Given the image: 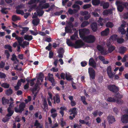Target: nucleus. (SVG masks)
<instances>
[{"label":"nucleus","instance_id":"obj_1","mask_svg":"<svg viewBox=\"0 0 128 128\" xmlns=\"http://www.w3.org/2000/svg\"><path fill=\"white\" fill-rule=\"evenodd\" d=\"M89 30L88 29L83 28L79 30V34L80 37L86 42L89 43H92L94 42L96 40V37L92 35H90L85 36V34L89 33Z\"/></svg>","mask_w":128,"mask_h":128},{"label":"nucleus","instance_id":"obj_2","mask_svg":"<svg viewBox=\"0 0 128 128\" xmlns=\"http://www.w3.org/2000/svg\"><path fill=\"white\" fill-rule=\"evenodd\" d=\"M46 2L45 0H40L38 3V6L36 8V11L38 15L40 16L42 15L44 12L42 10L43 8H46L49 6L48 3H46L44 4Z\"/></svg>","mask_w":128,"mask_h":128},{"label":"nucleus","instance_id":"obj_3","mask_svg":"<svg viewBox=\"0 0 128 128\" xmlns=\"http://www.w3.org/2000/svg\"><path fill=\"white\" fill-rule=\"evenodd\" d=\"M10 100L11 102H10V104L9 105V107L8 108V114L7 115L8 116H11L14 112L13 110H12L11 108H13L14 105L13 104L14 103V100L12 98H10Z\"/></svg>","mask_w":128,"mask_h":128},{"label":"nucleus","instance_id":"obj_4","mask_svg":"<svg viewBox=\"0 0 128 128\" xmlns=\"http://www.w3.org/2000/svg\"><path fill=\"white\" fill-rule=\"evenodd\" d=\"M44 76L42 74L40 73L39 74L37 79L36 83L35 84V87L33 88L32 90V92L34 93L35 91H36L37 89V88L36 87L37 86L40 84V80L41 82H42L44 79Z\"/></svg>","mask_w":128,"mask_h":128},{"label":"nucleus","instance_id":"obj_5","mask_svg":"<svg viewBox=\"0 0 128 128\" xmlns=\"http://www.w3.org/2000/svg\"><path fill=\"white\" fill-rule=\"evenodd\" d=\"M26 106V104L24 102H21L19 106V109L17 107H16L14 108L15 111L17 113L19 112L20 113H21L24 110Z\"/></svg>","mask_w":128,"mask_h":128},{"label":"nucleus","instance_id":"obj_6","mask_svg":"<svg viewBox=\"0 0 128 128\" xmlns=\"http://www.w3.org/2000/svg\"><path fill=\"white\" fill-rule=\"evenodd\" d=\"M88 72L90 80H92L94 79L96 76V73L94 69L91 68H89Z\"/></svg>","mask_w":128,"mask_h":128},{"label":"nucleus","instance_id":"obj_7","mask_svg":"<svg viewBox=\"0 0 128 128\" xmlns=\"http://www.w3.org/2000/svg\"><path fill=\"white\" fill-rule=\"evenodd\" d=\"M125 111L126 113L128 114V109L126 110ZM121 121L124 123H128V114H124L122 115L121 118Z\"/></svg>","mask_w":128,"mask_h":128},{"label":"nucleus","instance_id":"obj_8","mask_svg":"<svg viewBox=\"0 0 128 128\" xmlns=\"http://www.w3.org/2000/svg\"><path fill=\"white\" fill-rule=\"evenodd\" d=\"M37 16L35 12L32 17V18H34L32 21V23L34 26H37L40 22V20L38 18H36Z\"/></svg>","mask_w":128,"mask_h":128},{"label":"nucleus","instance_id":"obj_9","mask_svg":"<svg viewBox=\"0 0 128 128\" xmlns=\"http://www.w3.org/2000/svg\"><path fill=\"white\" fill-rule=\"evenodd\" d=\"M83 42L80 40L76 41L74 44L73 46L75 48H78L81 47L84 45Z\"/></svg>","mask_w":128,"mask_h":128},{"label":"nucleus","instance_id":"obj_10","mask_svg":"<svg viewBox=\"0 0 128 128\" xmlns=\"http://www.w3.org/2000/svg\"><path fill=\"white\" fill-rule=\"evenodd\" d=\"M107 73L109 77L112 79L114 77V74L112 72V67L110 66H108L107 68Z\"/></svg>","mask_w":128,"mask_h":128},{"label":"nucleus","instance_id":"obj_11","mask_svg":"<svg viewBox=\"0 0 128 128\" xmlns=\"http://www.w3.org/2000/svg\"><path fill=\"white\" fill-rule=\"evenodd\" d=\"M116 4L118 6V10L120 12L122 11L124 8L123 6H122L123 5V4H122L121 2L118 1L116 2Z\"/></svg>","mask_w":128,"mask_h":128},{"label":"nucleus","instance_id":"obj_12","mask_svg":"<svg viewBox=\"0 0 128 128\" xmlns=\"http://www.w3.org/2000/svg\"><path fill=\"white\" fill-rule=\"evenodd\" d=\"M108 88L110 90L114 92H116L118 90V88L114 85H110L108 86Z\"/></svg>","mask_w":128,"mask_h":128},{"label":"nucleus","instance_id":"obj_13","mask_svg":"<svg viewBox=\"0 0 128 128\" xmlns=\"http://www.w3.org/2000/svg\"><path fill=\"white\" fill-rule=\"evenodd\" d=\"M76 109V108H74L70 109L69 110V112H71L70 113V115H71L72 114H73V117H75V116L77 115L78 112Z\"/></svg>","mask_w":128,"mask_h":128},{"label":"nucleus","instance_id":"obj_14","mask_svg":"<svg viewBox=\"0 0 128 128\" xmlns=\"http://www.w3.org/2000/svg\"><path fill=\"white\" fill-rule=\"evenodd\" d=\"M53 100L54 101V103H59L60 102V99L59 96L58 95H56L55 96L53 97Z\"/></svg>","mask_w":128,"mask_h":128},{"label":"nucleus","instance_id":"obj_15","mask_svg":"<svg viewBox=\"0 0 128 128\" xmlns=\"http://www.w3.org/2000/svg\"><path fill=\"white\" fill-rule=\"evenodd\" d=\"M74 32H75L74 34L72 36H71L70 38L72 40H75L76 39V38L78 37V31L75 28H73V29Z\"/></svg>","mask_w":128,"mask_h":128},{"label":"nucleus","instance_id":"obj_16","mask_svg":"<svg viewBox=\"0 0 128 128\" xmlns=\"http://www.w3.org/2000/svg\"><path fill=\"white\" fill-rule=\"evenodd\" d=\"M89 64L94 68H96V63L92 58H91L89 59Z\"/></svg>","mask_w":128,"mask_h":128},{"label":"nucleus","instance_id":"obj_17","mask_svg":"<svg viewBox=\"0 0 128 128\" xmlns=\"http://www.w3.org/2000/svg\"><path fill=\"white\" fill-rule=\"evenodd\" d=\"M125 27V25L123 24H122L121 26L119 27L118 28L119 31L122 34H124L126 32V31L124 29Z\"/></svg>","mask_w":128,"mask_h":128},{"label":"nucleus","instance_id":"obj_18","mask_svg":"<svg viewBox=\"0 0 128 128\" xmlns=\"http://www.w3.org/2000/svg\"><path fill=\"white\" fill-rule=\"evenodd\" d=\"M108 119L109 124H112L116 121L115 118L112 116H109L108 117Z\"/></svg>","mask_w":128,"mask_h":128},{"label":"nucleus","instance_id":"obj_19","mask_svg":"<svg viewBox=\"0 0 128 128\" xmlns=\"http://www.w3.org/2000/svg\"><path fill=\"white\" fill-rule=\"evenodd\" d=\"M11 60L14 62V63L16 64H17L19 62V61L17 58L16 56L14 54L12 55V58H11Z\"/></svg>","mask_w":128,"mask_h":128},{"label":"nucleus","instance_id":"obj_20","mask_svg":"<svg viewBox=\"0 0 128 128\" xmlns=\"http://www.w3.org/2000/svg\"><path fill=\"white\" fill-rule=\"evenodd\" d=\"M106 19L105 20H104L101 18L100 17L99 18V20L98 21V22L99 25L101 26H102L106 22Z\"/></svg>","mask_w":128,"mask_h":128},{"label":"nucleus","instance_id":"obj_21","mask_svg":"<svg viewBox=\"0 0 128 128\" xmlns=\"http://www.w3.org/2000/svg\"><path fill=\"white\" fill-rule=\"evenodd\" d=\"M91 27L94 32H96L98 28L97 24L95 22L93 23L91 25Z\"/></svg>","mask_w":128,"mask_h":128},{"label":"nucleus","instance_id":"obj_22","mask_svg":"<svg viewBox=\"0 0 128 128\" xmlns=\"http://www.w3.org/2000/svg\"><path fill=\"white\" fill-rule=\"evenodd\" d=\"M110 31V30L108 28H106L102 32L101 34L103 36H107L109 34Z\"/></svg>","mask_w":128,"mask_h":128},{"label":"nucleus","instance_id":"obj_23","mask_svg":"<svg viewBox=\"0 0 128 128\" xmlns=\"http://www.w3.org/2000/svg\"><path fill=\"white\" fill-rule=\"evenodd\" d=\"M112 9H109L104 10L103 12V14L104 15H107L108 14H111L112 13Z\"/></svg>","mask_w":128,"mask_h":128},{"label":"nucleus","instance_id":"obj_24","mask_svg":"<svg viewBox=\"0 0 128 128\" xmlns=\"http://www.w3.org/2000/svg\"><path fill=\"white\" fill-rule=\"evenodd\" d=\"M48 75L49 76L48 80L50 81L52 83V85L54 86L55 85V84L54 83V80L53 76V74H50V73L48 74Z\"/></svg>","mask_w":128,"mask_h":128},{"label":"nucleus","instance_id":"obj_25","mask_svg":"<svg viewBox=\"0 0 128 128\" xmlns=\"http://www.w3.org/2000/svg\"><path fill=\"white\" fill-rule=\"evenodd\" d=\"M126 50V47L122 46L119 48V52L121 54H123Z\"/></svg>","mask_w":128,"mask_h":128},{"label":"nucleus","instance_id":"obj_26","mask_svg":"<svg viewBox=\"0 0 128 128\" xmlns=\"http://www.w3.org/2000/svg\"><path fill=\"white\" fill-rule=\"evenodd\" d=\"M24 38L25 40L30 41L32 39V36L31 35H25L24 36Z\"/></svg>","mask_w":128,"mask_h":128},{"label":"nucleus","instance_id":"obj_27","mask_svg":"<svg viewBox=\"0 0 128 128\" xmlns=\"http://www.w3.org/2000/svg\"><path fill=\"white\" fill-rule=\"evenodd\" d=\"M117 36L116 35L113 34L110 36V38L112 42H114L116 40H117Z\"/></svg>","mask_w":128,"mask_h":128},{"label":"nucleus","instance_id":"obj_28","mask_svg":"<svg viewBox=\"0 0 128 128\" xmlns=\"http://www.w3.org/2000/svg\"><path fill=\"white\" fill-rule=\"evenodd\" d=\"M21 28L22 29V31L20 33L21 35H23L25 33L28 31L29 29L28 27H21Z\"/></svg>","mask_w":128,"mask_h":128},{"label":"nucleus","instance_id":"obj_29","mask_svg":"<svg viewBox=\"0 0 128 128\" xmlns=\"http://www.w3.org/2000/svg\"><path fill=\"white\" fill-rule=\"evenodd\" d=\"M20 20V18L19 16H17L16 15H14L12 16V20L14 22H15Z\"/></svg>","mask_w":128,"mask_h":128},{"label":"nucleus","instance_id":"obj_30","mask_svg":"<svg viewBox=\"0 0 128 128\" xmlns=\"http://www.w3.org/2000/svg\"><path fill=\"white\" fill-rule=\"evenodd\" d=\"M100 0H92V3L94 6H97L100 3Z\"/></svg>","mask_w":128,"mask_h":128},{"label":"nucleus","instance_id":"obj_31","mask_svg":"<svg viewBox=\"0 0 128 128\" xmlns=\"http://www.w3.org/2000/svg\"><path fill=\"white\" fill-rule=\"evenodd\" d=\"M2 104L4 105H5L6 104H8L9 102V100L6 99V98L3 97L2 98Z\"/></svg>","mask_w":128,"mask_h":128},{"label":"nucleus","instance_id":"obj_32","mask_svg":"<svg viewBox=\"0 0 128 128\" xmlns=\"http://www.w3.org/2000/svg\"><path fill=\"white\" fill-rule=\"evenodd\" d=\"M72 7L73 8H76V9H74V10H75V12H76L80 9V6L76 4H74Z\"/></svg>","mask_w":128,"mask_h":128},{"label":"nucleus","instance_id":"obj_33","mask_svg":"<svg viewBox=\"0 0 128 128\" xmlns=\"http://www.w3.org/2000/svg\"><path fill=\"white\" fill-rule=\"evenodd\" d=\"M16 39L17 40L19 44L20 45H21L22 44V42L23 40V38L18 36L16 37Z\"/></svg>","mask_w":128,"mask_h":128},{"label":"nucleus","instance_id":"obj_34","mask_svg":"<svg viewBox=\"0 0 128 128\" xmlns=\"http://www.w3.org/2000/svg\"><path fill=\"white\" fill-rule=\"evenodd\" d=\"M65 30L66 32L72 34V30L71 28L68 26H67L65 28Z\"/></svg>","mask_w":128,"mask_h":128},{"label":"nucleus","instance_id":"obj_35","mask_svg":"<svg viewBox=\"0 0 128 128\" xmlns=\"http://www.w3.org/2000/svg\"><path fill=\"white\" fill-rule=\"evenodd\" d=\"M40 0H30L28 2V4H32L34 3H39Z\"/></svg>","mask_w":128,"mask_h":128},{"label":"nucleus","instance_id":"obj_36","mask_svg":"<svg viewBox=\"0 0 128 128\" xmlns=\"http://www.w3.org/2000/svg\"><path fill=\"white\" fill-rule=\"evenodd\" d=\"M102 5L103 6V8H107L109 6V4L108 2H104L103 3Z\"/></svg>","mask_w":128,"mask_h":128},{"label":"nucleus","instance_id":"obj_37","mask_svg":"<svg viewBox=\"0 0 128 128\" xmlns=\"http://www.w3.org/2000/svg\"><path fill=\"white\" fill-rule=\"evenodd\" d=\"M29 44L28 42H26V41H24L23 42L22 44H21V45H20L22 46L23 48H25L26 46H27Z\"/></svg>","mask_w":128,"mask_h":128},{"label":"nucleus","instance_id":"obj_38","mask_svg":"<svg viewBox=\"0 0 128 128\" xmlns=\"http://www.w3.org/2000/svg\"><path fill=\"white\" fill-rule=\"evenodd\" d=\"M12 93V90L10 88L7 90L6 91V94L8 95H11Z\"/></svg>","mask_w":128,"mask_h":128},{"label":"nucleus","instance_id":"obj_39","mask_svg":"<svg viewBox=\"0 0 128 128\" xmlns=\"http://www.w3.org/2000/svg\"><path fill=\"white\" fill-rule=\"evenodd\" d=\"M71 77V76L69 72H67L66 73L65 78L67 80H70Z\"/></svg>","mask_w":128,"mask_h":128},{"label":"nucleus","instance_id":"obj_40","mask_svg":"<svg viewBox=\"0 0 128 128\" xmlns=\"http://www.w3.org/2000/svg\"><path fill=\"white\" fill-rule=\"evenodd\" d=\"M128 59V54H126L124 55V56L122 59V61L123 62H126Z\"/></svg>","mask_w":128,"mask_h":128},{"label":"nucleus","instance_id":"obj_41","mask_svg":"<svg viewBox=\"0 0 128 128\" xmlns=\"http://www.w3.org/2000/svg\"><path fill=\"white\" fill-rule=\"evenodd\" d=\"M54 124H52L50 125V126L51 128H55L58 126V124L56 122H54Z\"/></svg>","mask_w":128,"mask_h":128},{"label":"nucleus","instance_id":"obj_42","mask_svg":"<svg viewBox=\"0 0 128 128\" xmlns=\"http://www.w3.org/2000/svg\"><path fill=\"white\" fill-rule=\"evenodd\" d=\"M8 114H7L6 115V116L2 120V121L3 122H5L8 121L9 119H10V116H8L7 115Z\"/></svg>","mask_w":128,"mask_h":128},{"label":"nucleus","instance_id":"obj_43","mask_svg":"<svg viewBox=\"0 0 128 128\" xmlns=\"http://www.w3.org/2000/svg\"><path fill=\"white\" fill-rule=\"evenodd\" d=\"M81 98L82 101V102L85 105L87 104V103L86 101V98L84 96H81Z\"/></svg>","mask_w":128,"mask_h":128},{"label":"nucleus","instance_id":"obj_44","mask_svg":"<svg viewBox=\"0 0 128 128\" xmlns=\"http://www.w3.org/2000/svg\"><path fill=\"white\" fill-rule=\"evenodd\" d=\"M114 26L112 22H108L106 24V26L107 27L112 28Z\"/></svg>","mask_w":128,"mask_h":128},{"label":"nucleus","instance_id":"obj_45","mask_svg":"<svg viewBox=\"0 0 128 128\" xmlns=\"http://www.w3.org/2000/svg\"><path fill=\"white\" fill-rule=\"evenodd\" d=\"M9 84L7 83H3L1 85V86H2L6 88H8L9 87Z\"/></svg>","mask_w":128,"mask_h":128},{"label":"nucleus","instance_id":"obj_46","mask_svg":"<svg viewBox=\"0 0 128 128\" xmlns=\"http://www.w3.org/2000/svg\"><path fill=\"white\" fill-rule=\"evenodd\" d=\"M66 43L69 46H73L74 44L72 43L69 39H66Z\"/></svg>","mask_w":128,"mask_h":128},{"label":"nucleus","instance_id":"obj_47","mask_svg":"<svg viewBox=\"0 0 128 128\" xmlns=\"http://www.w3.org/2000/svg\"><path fill=\"white\" fill-rule=\"evenodd\" d=\"M107 100L110 102H114L116 101V99L114 98L110 97L107 99Z\"/></svg>","mask_w":128,"mask_h":128},{"label":"nucleus","instance_id":"obj_48","mask_svg":"<svg viewBox=\"0 0 128 128\" xmlns=\"http://www.w3.org/2000/svg\"><path fill=\"white\" fill-rule=\"evenodd\" d=\"M89 23H90L88 21L84 22L82 24H81V27H84L88 25Z\"/></svg>","mask_w":128,"mask_h":128},{"label":"nucleus","instance_id":"obj_49","mask_svg":"<svg viewBox=\"0 0 128 128\" xmlns=\"http://www.w3.org/2000/svg\"><path fill=\"white\" fill-rule=\"evenodd\" d=\"M61 122L60 123L61 126L62 127H63L66 124V122L64 121L63 119L62 118H61L60 119Z\"/></svg>","mask_w":128,"mask_h":128},{"label":"nucleus","instance_id":"obj_50","mask_svg":"<svg viewBox=\"0 0 128 128\" xmlns=\"http://www.w3.org/2000/svg\"><path fill=\"white\" fill-rule=\"evenodd\" d=\"M6 77V75L4 73L0 72V78H5Z\"/></svg>","mask_w":128,"mask_h":128},{"label":"nucleus","instance_id":"obj_51","mask_svg":"<svg viewBox=\"0 0 128 128\" xmlns=\"http://www.w3.org/2000/svg\"><path fill=\"white\" fill-rule=\"evenodd\" d=\"M91 6V4H87L84 5L83 6V8L84 9H86L90 8Z\"/></svg>","mask_w":128,"mask_h":128},{"label":"nucleus","instance_id":"obj_52","mask_svg":"<svg viewBox=\"0 0 128 128\" xmlns=\"http://www.w3.org/2000/svg\"><path fill=\"white\" fill-rule=\"evenodd\" d=\"M43 105L44 106V108L45 109H46L48 108V104L46 100L44 99L43 101Z\"/></svg>","mask_w":128,"mask_h":128},{"label":"nucleus","instance_id":"obj_53","mask_svg":"<svg viewBox=\"0 0 128 128\" xmlns=\"http://www.w3.org/2000/svg\"><path fill=\"white\" fill-rule=\"evenodd\" d=\"M115 49V47L114 46H111L108 48V50L110 52H111Z\"/></svg>","mask_w":128,"mask_h":128},{"label":"nucleus","instance_id":"obj_54","mask_svg":"<svg viewBox=\"0 0 128 128\" xmlns=\"http://www.w3.org/2000/svg\"><path fill=\"white\" fill-rule=\"evenodd\" d=\"M5 48L6 49H8L11 52L12 51V47L10 45H6L5 46Z\"/></svg>","mask_w":128,"mask_h":128},{"label":"nucleus","instance_id":"obj_55","mask_svg":"<svg viewBox=\"0 0 128 128\" xmlns=\"http://www.w3.org/2000/svg\"><path fill=\"white\" fill-rule=\"evenodd\" d=\"M88 14V12L86 11H82L80 12V14L82 16L87 15Z\"/></svg>","mask_w":128,"mask_h":128},{"label":"nucleus","instance_id":"obj_56","mask_svg":"<svg viewBox=\"0 0 128 128\" xmlns=\"http://www.w3.org/2000/svg\"><path fill=\"white\" fill-rule=\"evenodd\" d=\"M124 41L123 39L121 38H117V41L119 43H122Z\"/></svg>","mask_w":128,"mask_h":128},{"label":"nucleus","instance_id":"obj_57","mask_svg":"<svg viewBox=\"0 0 128 128\" xmlns=\"http://www.w3.org/2000/svg\"><path fill=\"white\" fill-rule=\"evenodd\" d=\"M17 14L23 15L24 14V12L23 10H16Z\"/></svg>","mask_w":128,"mask_h":128},{"label":"nucleus","instance_id":"obj_58","mask_svg":"<svg viewBox=\"0 0 128 128\" xmlns=\"http://www.w3.org/2000/svg\"><path fill=\"white\" fill-rule=\"evenodd\" d=\"M111 41L110 38L109 39L106 40V44L107 46H109L112 42H111Z\"/></svg>","mask_w":128,"mask_h":128},{"label":"nucleus","instance_id":"obj_59","mask_svg":"<svg viewBox=\"0 0 128 128\" xmlns=\"http://www.w3.org/2000/svg\"><path fill=\"white\" fill-rule=\"evenodd\" d=\"M4 54L6 56V58L8 59L9 58L10 54L8 52L7 50H5V51Z\"/></svg>","mask_w":128,"mask_h":128},{"label":"nucleus","instance_id":"obj_60","mask_svg":"<svg viewBox=\"0 0 128 128\" xmlns=\"http://www.w3.org/2000/svg\"><path fill=\"white\" fill-rule=\"evenodd\" d=\"M75 10H74V9L72 10V9L70 8L68 10V12L70 14H72L73 13H75Z\"/></svg>","mask_w":128,"mask_h":128},{"label":"nucleus","instance_id":"obj_61","mask_svg":"<svg viewBox=\"0 0 128 128\" xmlns=\"http://www.w3.org/2000/svg\"><path fill=\"white\" fill-rule=\"evenodd\" d=\"M64 49L62 48H60L58 50V52L59 53L62 54L64 53Z\"/></svg>","mask_w":128,"mask_h":128},{"label":"nucleus","instance_id":"obj_62","mask_svg":"<svg viewBox=\"0 0 128 128\" xmlns=\"http://www.w3.org/2000/svg\"><path fill=\"white\" fill-rule=\"evenodd\" d=\"M40 124L38 120H36L34 124V126L38 127L40 126Z\"/></svg>","mask_w":128,"mask_h":128},{"label":"nucleus","instance_id":"obj_63","mask_svg":"<svg viewBox=\"0 0 128 128\" xmlns=\"http://www.w3.org/2000/svg\"><path fill=\"white\" fill-rule=\"evenodd\" d=\"M92 14L95 17L99 16V14L96 12H92Z\"/></svg>","mask_w":128,"mask_h":128},{"label":"nucleus","instance_id":"obj_64","mask_svg":"<svg viewBox=\"0 0 128 128\" xmlns=\"http://www.w3.org/2000/svg\"><path fill=\"white\" fill-rule=\"evenodd\" d=\"M123 17L124 19H127L128 18V12L124 14Z\"/></svg>","mask_w":128,"mask_h":128}]
</instances>
